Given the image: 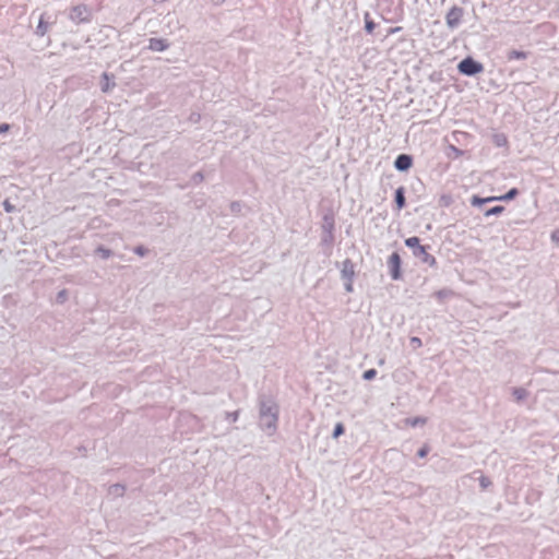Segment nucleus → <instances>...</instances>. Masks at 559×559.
<instances>
[{
	"instance_id": "f704fd0d",
	"label": "nucleus",
	"mask_w": 559,
	"mask_h": 559,
	"mask_svg": "<svg viewBox=\"0 0 559 559\" xmlns=\"http://www.w3.org/2000/svg\"><path fill=\"white\" fill-rule=\"evenodd\" d=\"M67 298V290H61L58 293L57 295V300L60 301V302H63Z\"/></svg>"
},
{
	"instance_id": "2f4dec72",
	"label": "nucleus",
	"mask_w": 559,
	"mask_h": 559,
	"mask_svg": "<svg viewBox=\"0 0 559 559\" xmlns=\"http://www.w3.org/2000/svg\"><path fill=\"white\" fill-rule=\"evenodd\" d=\"M342 433H343V426H342V424H337V425L335 426L334 431H333V437H334V438H337V437H338V436H341Z\"/></svg>"
},
{
	"instance_id": "20e7f679",
	"label": "nucleus",
	"mask_w": 559,
	"mask_h": 559,
	"mask_svg": "<svg viewBox=\"0 0 559 559\" xmlns=\"http://www.w3.org/2000/svg\"><path fill=\"white\" fill-rule=\"evenodd\" d=\"M390 277L393 281H400L403 277L402 258L397 251L392 252L386 261Z\"/></svg>"
},
{
	"instance_id": "473e14b6",
	"label": "nucleus",
	"mask_w": 559,
	"mask_h": 559,
	"mask_svg": "<svg viewBox=\"0 0 559 559\" xmlns=\"http://www.w3.org/2000/svg\"><path fill=\"white\" fill-rule=\"evenodd\" d=\"M353 282L354 281H344V288L347 293H352L354 290Z\"/></svg>"
},
{
	"instance_id": "423d86ee",
	"label": "nucleus",
	"mask_w": 559,
	"mask_h": 559,
	"mask_svg": "<svg viewBox=\"0 0 559 559\" xmlns=\"http://www.w3.org/2000/svg\"><path fill=\"white\" fill-rule=\"evenodd\" d=\"M414 164V158L411 154L401 153L399 154L393 163L394 168L400 173L408 171Z\"/></svg>"
},
{
	"instance_id": "9d476101",
	"label": "nucleus",
	"mask_w": 559,
	"mask_h": 559,
	"mask_svg": "<svg viewBox=\"0 0 559 559\" xmlns=\"http://www.w3.org/2000/svg\"><path fill=\"white\" fill-rule=\"evenodd\" d=\"M406 190L403 186L399 187L394 192V207L397 212L406 206Z\"/></svg>"
},
{
	"instance_id": "393cba45",
	"label": "nucleus",
	"mask_w": 559,
	"mask_h": 559,
	"mask_svg": "<svg viewBox=\"0 0 559 559\" xmlns=\"http://www.w3.org/2000/svg\"><path fill=\"white\" fill-rule=\"evenodd\" d=\"M238 417H239V413L237 411L229 412V413H226L225 420L228 424H234V423H236L238 420Z\"/></svg>"
},
{
	"instance_id": "39448f33",
	"label": "nucleus",
	"mask_w": 559,
	"mask_h": 559,
	"mask_svg": "<svg viewBox=\"0 0 559 559\" xmlns=\"http://www.w3.org/2000/svg\"><path fill=\"white\" fill-rule=\"evenodd\" d=\"M464 15V9L459 5H453L445 14V24L448 28L455 29L461 24Z\"/></svg>"
},
{
	"instance_id": "c85d7f7f",
	"label": "nucleus",
	"mask_w": 559,
	"mask_h": 559,
	"mask_svg": "<svg viewBox=\"0 0 559 559\" xmlns=\"http://www.w3.org/2000/svg\"><path fill=\"white\" fill-rule=\"evenodd\" d=\"M3 209L7 213H14L17 211L15 205H13L8 199L3 201Z\"/></svg>"
},
{
	"instance_id": "c9c22d12",
	"label": "nucleus",
	"mask_w": 559,
	"mask_h": 559,
	"mask_svg": "<svg viewBox=\"0 0 559 559\" xmlns=\"http://www.w3.org/2000/svg\"><path fill=\"white\" fill-rule=\"evenodd\" d=\"M11 129V126L9 123H1L0 124V134L7 133Z\"/></svg>"
},
{
	"instance_id": "a19ab883",
	"label": "nucleus",
	"mask_w": 559,
	"mask_h": 559,
	"mask_svg": "<svg viewBox=\"0 0 559 559\" xmlns=\"http://www.w3.org/2000/svg\"><path fill=\"white\" fill-rule=\"evenodd\" d=\"M425 455H426V451L425 450L419 451V456L420 457H424Z\"/></svg>"
},
{
	"instance_id": "4c0bfd02",
	"label": "nucleus",
	"mask_w": 559,
	"mask_h": 559,
	"mask_svg": "<svg viewBox=\"0 0 559 559\" xmlns=\"http://www.w3.org/2000/svg\"><path fill=\"white\" fill-rule=\"evenodd\" d=\"M403 28L401 26H394V27H390L388 29V35H393V34H396L399 32H401Z\"/></svg>"
},
{
	"instance_id": "f03ea898",
	"label": "nucleus",
	"mask_w": 559,
	"mask_h": 559,
	"mask_svg": "<svg viewBox=\"0 0 559 559\" xmlns=\"http://www.w3.org/2000/svg\"><path fill=\"white\" fill-rule=\"evenodd\" d=\"M68 17L74 24H87L92 22V10L86 4L73 5L69 10Z\"/></svg>"
},
{
	"instance_id": "9b49d317",
	"label": "nucleus",
	"mask_w": 559,
	"mask_h": 559,
	"mask_svg": "<svg viewBox=\"0 0 559 559\" xmlns=\"http://www.w3.org/2000/svg\"><path fill=\"white\" fill-rule=\"evenodd\" d=\"M49 25H50L49 16L47 15V13H43L39 16L38 24H37L36 29H35V35L38 36V37L45 36L47 34V32H48Z\"/></svg>"
},
{
	"instance_id": "c756f323",
	"label": "nucleus",
	"mask_w": 559,
	"mask_h": 559,
	"mask_svg": "<svg viewBox=\"0 0 559 559\" xmlns=\"http://www.w3.org/2000/svg\"><path fill=\"white\" fill-rule=\"evenodd\" d=\"M230 211L233 213H238L241 211V203L238 201H234L230 203Z\"/></svg>"
},
{
	"instance_id": "412c9836",
	"label": "nucleus",
	"mask_w": 559,
	"mask_h": 559,
	"mask_svg": "<svg viewBox=\"0 0 559 559\" xmlns=\"http://www.w3.org/2000/svg\"><path fill=\"white\" fill-rule=\"evenodd\" d=\"M512 395L513 397L515 399V401L518 402H522L525 400V397L527 396V390L525 389V386H516L513 391H512Z\"/></svg>"
},
{
	"instance_id": "6e6552de",
	"label": "nucleus",
	"mask_w": 559,
	"mask_h": 559,
	"mask_svg": "<svg viewBox=\"0 0 559 559\" xmlns=\"http://www.w3.org/2000/svg\"><path fill=\"white\" fill-rule=\"evenodd\" d=\"M355 264L350 259H345L342 262L341 280L342 281H354L355 277Z\"/></svg>"
},
{
	"instance_id": "aec40b11",
	"label": "nucleus",
	"mask_w": 559,
	"mask_h": 559,
	"mask_svg": "<svg viewBox=\"0 0 559 559\" xmlns=\"http://www.w3.org/2000/svg\"><path fill=\"white\" fill-rule=\"evenodd\" d=\"M520 194L518 188L509 189L504 194L498 195L499 201L509 202L514 200Z\"/></svg>"
},
{
	"instance_id": "7c9ffc66",
	"label": "nucleus",
	"mask_w": 559,
	"mask_h": 559,
	"mask_svg": "<svg viewBox=\"0 0 559 559\" xmlns=\"http://www.w3.org/2000/svg\"><path fill=\"white\" fill-rule=\"evenodd\" d=\"M409 342H411V345L415 348L420 347L423 345L421 340L417 336H412Z\"/></svg>"
},
{
	"instance_id": "0eeeda50",
	"label": "nucleus",
	"mask_w": 559,
	"mask_h": 559,
	"mask_svg": "<svg viewBox=\"0 0 559 559\" xmlns=\"http://www.w3.org/2000/svg\"><path fill=\"white\" fill-rule=\"evenodd\" d=\"M430 248L429 246H421L419 249L413 253V255L418 259L421 263L428 264L429 266H436L437 260L433 255H431L427 250Z\"/></svg>"
},
{
	"instance_id": "ddd939ff",
	"label": "nucleus",
	"mask_w": 559,
	"mask_h": 559,
	"mask_svg": "<svg viewBox=\"0 0 559 559\" xmlns=\"http://www.w3.org/2000/svg\"><path fill=\"white\" fill-rule=\"evenodd\" d=\"M115 76L107 72H104L100 78V90L103 93H109L115 86L114 82Z\"/></svg>"
},
{
	"instance_id": "e433bc0d",
	"label": "nucleus",
	"mask_w": 559,
	"mask_h": 559,
	"mask_svg": "<svg viewBox=\"0 0 559 559\" xmlns=\"http://www.w3.org/2000/svg\"><path fill=\"white\" fill-rule=\"evenodd\" d=\"M450 148L455 154V157L462 156L464 154V152L461 148H457L454 145H451Z\"/></svg>"
},
{
	"instance_id": "a211bd4d",
	"label": "nucleus",
	"mask_w": 559,
	"mask_h": 559,
	"mask_svg": "<svg viewBox=\"0 0 559 559\" xmlns=\"http://www.w3.org/2000/svg\"><path fill=\"white\" fill-rule=\"evenodd\" d=\"M433 296L438 299L439 302H443L445 299L454 296V292L451 288H442L437 290Z\"/></svg>"
},
{
	"instance_id": "2eb2a0df",
	"label": "nucleus",
	"mask_w": 559,
	"mask_h": 559,
	"mask_svg": "<svg viewBox=\"0 0 559 559\" xmlns=\"http://www.w3.org/2000/svg\"><path fill=\"white\" fill-rule=\"evenodd\" d=\"M493 201H499L498 195L483 198L477 194H474L471 198V205L475 206V207H481L483 205L493 202Z\"/></svg>"
},
{
	"instance_id": "5701e85b",
	"label": "nucleus",
	"mask_w": 559,
	"mask_h": 559,
	"mask_svg": "<svg viewBox=\"0 0 559 559\" xmlns=\"http://www.w3.org/2000/svg\"><path fill=\"white\" fill-rule=\"evenodd\" d=\"M504 210H506V209H504V206H502V205H495V206H492V207H490V209L486 210V211L484 212V215H485L486 217H489V216H498V215L502 214V213L504 212Z\"/></svg>"
},
{
	"instance_id": "7ed1b4c3",
	"label": "nucleus",
	"mask_w": 559,
	"mask_h": 559,
	"mask_svg": "<svg viewBox=\"0 0 559 559\" xmlns=\"http://www.w3.org/2000/svg\"><path fill=\"white\" fill-rule=\"evenodd\" d=\"M457 71L462 75L475 76L484 71V66L473 57L467 56L457 63Z\"/></svg>"
},
{
	"instance_id": "f3484780",
	"label": "nucleus",
	"mask_w": 559,
	"mask_h": 559,
	"mask_svg": "<svg viewBox=\"0 0 559 559\" xmlns=\"http://www.w3.org/2000/svg\"><path fill=\"white\" fill-rule=\"evenodd\" d=\"M364 21H365L364 29L366 31L367 34H372L374 28L377 27V24L371 19L370 13L368 11H366L364 14Z\"/></svg>"
},
{
	"instance_id": "a878e982",
	"label": "nucleus",
	"mask_w": 559,
	"mask_h": 559,
	"mask_svg": "<svg viewBox=\"0 0 559 559\" xmlns=\"http://www.w3.org/2000/svg\"><path fill=\"white\" fill-rule=\"evenodd\" d=\"M377 376V370L371 368L362 372L361 378L366 381L372 380Z\"/></svg>"
},
{
	"instance_id": "72a5a7b5",
	"label": "nucleus",
	"mask_w": 559,
	"mask_h": 559,
	"mask_svg": "<svg viewBox=\"0 0 559 559\" xmlns=\"http://www.w3.org/2000/svg\"><path fill=\"white\" fill-rule=\"evenodd\" d=\"M551 240L559 245V228L551 233Z\"/></svg>"
},
{
	"instance_id": "cd10ccee",
	"label": "nucleus",
	"mask_w": 559,
	"mask_h": 559,
	"mask_svg": "<svg viewBox=\"0 0 559 559\" xmlns=\"http://www.w3.org/2000/svg\"><path fill=\"white\" fill-rule=\"evenodd\" d=\"M133 252L139 257H145L148 253V249L142 245L134 247Z\"/></svg>"
},
{
	"instance_id": "f8f14e48",
	"label": "nucleus",
	"mask_w": 559,
	"mask_h": 559,
	"mask_svg": "<svg viewBox=\"0 0 559 559\" xmlns=\"http://www.w3.org/2000/svg\"><path fill=\"white\" fill-rule=\"evenodd\" d=\"M322 233H334L335 229V218L332 212L325 213L322 217L321 224Z\"/></svg>"
},
{
	"instance_id": "1a4fd4ad",
	"label": "nucleus",
	"mask_w": 559,
	"mask_h": 559,
	"mask_svg": "<svg viewBox=\"0 0 559 559\" xmlns=\"http://www.w3.org/2000/svg\"><path fill=\"white\" fill-rule=\"evenodd\" d=\"M169 46H170V44L168 43L167 39L152 37L148 39L147 48L152 51L162 52V51L167 50L169 48Z\"/></svg>"
},
{
	"instance_id": "4468645a",
	"label": "nucleus",
	"mask_w": 559,
	"mask_h": 559,
	"mask_svg": "<svg viewBox=\"0 0 559 559\" xmlns=\"http://www.w3.org/2000/svg\"><path fill=\"white\" fill-rule=\"evenodd\" d=\"M334 238V233H322L321 235L320 246L324 248L326 255L331 254Z\"/></svg>"
},
{
	"instance_id": "58836bf2",
	"label": "nucleus",
	"mask_w": 559,
	"mask_h": 559,
	"mask_svg": "<svg viewBox=\"0 0 559 559\" xmlns=\"http://www.w3.org/2000/svg\"><path fill=\"white\" fill-rule=\"evenodd\" d=\"M226 0H211L214 5H222Z\"/></svg>"
},
{
	"instance_id": "f257e3e1",
	"label": "nucleus",
	"mask_w": 559,
	"mask_h": 559,
	"mask_svg": "<svg viewBox=\"0 0 559 559\" xmlns=\"http://www.w3.org/2000/svg\"><path fill=\"white\" fill-rule=\"evenodd\" d=\"M278 406L271 400H262L259 411V428L267 437L274 436L277 430Z\"/></svg>"
},
{
	"instance_id": "ea45409f",
	"label": "nucleus",
	"mask_w": 559,
	"mask_h": 559,
	"mask_svg": "<svg viewBox=\"0 0 559 559\" xmlns=\"http://www.w3.org/2000/svg\"><path fill=\"white\" fill-rule=\"evenodd\" d=\"M441 201L443 202V204H444V205H449L450 198H449V197L443 195V197L441 198Z\"/></svg>"
},
{
	"instance_id": "bb28decb",
	"label": "nucleus",
	"mask_w": 559,
	"mask_h": 559,
	"mask_svg": "<svg viewBox=\"0 0 559 559\" xmlns=\"http://www.w3.org/2000/svg\"><path fill=\"white\" fill-rule=\"evenodd\" d=\"M204 180V175L202 171H197L192 175L191 181L193 185H199Z\"/></svg>"
},
{
	"instance_id": "4be33fe9",
	"label": "nucleus",
	"mask_w": 559,
	"mask_h": 559,
	"mask_svg": "<svg viewBox=\"0 0 559 559\" xmlns=\"http://www.w3.org/2000/svg\"><path fill=\"white\" fill-rule=\"evenodd\" d=\"M95 254L100 257L103 260H107L112 255V251L110 249L104 247L103 245H99L95 249Z\"/></svg>"
},
{
	"instance_id": "dca6fc26",
	"label": "nucleus",
	"mask_w": 559,
	"mask_h": 559,
	"mask_svg": "<svg viewBox=\"0 0 559 559\" xmlns=\"http://www.w3.org/2000/svg\"><path fill=\"white\" fill-rule=\"evenodd\" d=\"M527 57H528V52L523 51V50H516V49L509 50L508 53H507V59L509 61H511V60H525Z\"/></svg>"
},
{
	"instance_id": "b1692460",
	"label": "nucleus",
	"mask_w": 559,
	"mask_h": 559,
	"mask_svg": "<svg viewBox=\"0 0 559 559\" xmlns=\"http://www.w3.org/2000/svg\"><path fill=\"white\" fill-rule=\"evenodd\" d=\"M493 142L498 147H502V146L507 145L508 140L504 134L499 133V134H495Z\"/></svg>"
},
{
	"instance_id": "6ab92c4d",
	"label": "nucleus",
	"mask_w": 559,
	"mask_h": 559,
	"mask_svg": "<svg viewBox=\"0 0 559 559\" xmlns=\"http://www.w3.org/2000/svg\"><path fill=\"white\" fill-rule=\"evenodd\" d=\"M404 243L407 248L412 249V252L415 253L417 249H419L423 245H420V239L417 236L408 237L404 240Z\"/></svg>"
}]
</instances>
